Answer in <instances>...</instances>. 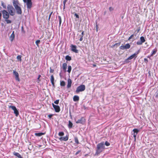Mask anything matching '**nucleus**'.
Returning a JSON list of instances; mask_svg holds the SVG:
<instances>
[{
  "label": "nucleus",
  "mask_w": 158,
  "mask_h": 158,
  "mask_svg": "<svg viewBox=\"0 0 158 158\" xmlns=\"http://www.w3.org/2000/svg\"><path fill=\"white\" fill-rule=\"evenodd\" d=\"M13 74L15 76V79L16 81H20V79L19 77V74L15 70H13Z\"/></svg>",
  "instance_id": "obj_9"
},
{
  "label": "nucleus",
  "mask_w": 158,
  "mask_h": 158,
  "mask_svg": "<svg viewBox=\"0 0 158 158\" xmlns=\"http://www.w3.org/2000/svg\"><path fill=\"white\" fill-rule=\"evenodd\" d=\"M65 59L67 60L70 61L71 60V58L70 56L67 55L65 56Z\"/></svg>",
  "instance_id": "obj_28"
},
{
  "label": "nucleus",
  "mask_w": 158,
  "mask_h": 158,
  "mask_svg": "<svg viewBox=\"0 0 158 158\" xmlns=\"http://www.w3.org/2000/svg\"><path fill=\"white\" fill-rule=\"evenodd\" d=\"M88 154H86V155H85V156H88Z\"/></svg>",
  "instance_id": "obj_56"
},
{
  "label": "nucleus",
  "mask_w": 158,
  "mask_h": 158,
  "mask_svg": "<svg viewBox=\"0 0 158 158\" xmlns=\"http://www.w3.org/2000/svg\"><path fill=\"white\" fill-rule=\"evenodd\" d=\"M74 141L75 142V143L77 144L79 143L77 137H74Z\"/></svg>",
  "instance_id": "obj_31"
},
{
  "label": "nucleus",
  "mask_w": 158,
  "mask_h": 158,
  "mask_svg": "<svg viewBox=\"0 0 158 158\" xmlns=\"http://www.w3.org/2000/svg\"><path fill=\"white\" fill-rule=\"evenodd\" d=\"M13 154H14V155L16 156L18 158H23L21 156V155L18 153L16 152H13Z\"/></svg>",
  "instance_id": "obj_22"
},
{
  "label": "nucleus",
  "mask_w": 158,
  "mask_h": 158,
  "mask_svg": "<svg viewBox=\"0 0 158 158\" xmlns=\"http://www.w3.org/2000/svg\"><path fill=\"white\" fill-rule=\"evenodd\" d=\"M15 37V35L14 34V31H13L10 37V39L11 42H12L14 39Z\"/></svg>",
  "instance_id": "obj_17"
},
{
  "label": "nucleus",
  "mask_w": 158,
  "mask_h": 158,
  "mask_svg": "<svg viewBox=\"0 0 158 158\" xmlns=\"http://www.w3.org/2000/svg\"><path fill=\"white\" fill-rule=\"evenodd\" d=\"M74 16H75L76 17L77 19H78L79 18V15L76 13H75L74 14Z\"/></svg>",
  "instance_id": "obj_44"
},
{
  "label": "nucleus",
  "mask_w": 158,
  "mask_h": 158,
  "mask_svg": "<svg viewBox=\"0 0 158 158\" xmlns=\"http://www.w3.org/2000/svg\"><path fill=\"white\" fill-rule=\"evenodd\" d=\"M114 10L113 8L111 7H110L109 8V10L110 11H112V10Z\"/></svg>",
  "instance_id": "obj_47"
},
{
  "label": "nucleus",
  "mask_w": 158,
  "mask_h": 158,
  "mask_svg": "<svg viewBox=\"0 0 158 158\" xmlns=\"http://www.w3.org/2000/svg\"><path fill=\"white\" fill-rule=\"evenodd\" d=\"M8 11L10 15H15L14 12V9L12 6H8Z\"/></svg>",
  "instance_id": "obj_2"
},
{
  "label": "nucleus",
  "mask_w": 158,
  "mask_h": 158,
  "mask_svg": "<svg viewBox=\"0 0 158 158\" xmlns=\"http://www.w3.org/2000/svg\"><path fill=\"white\" fill-rule=\"evenodd\" d=\"M144 60L145 61H147L148 62V60L147 58H144Z\"/></svg>",
  "instance_id": "obj_52"
},
{
  "label": "nucleus",
  "mask_w": 158,
  "mask_h": 158,
  "mask_svg": "<svg viewBox=\"0 0 158 158\" xmlns=\"http://www.w3.org/2000/svg\"><path fill=\"white\" fill-rule=\"evenodd\" d=\"M64 133L63 132H59L58 133V135L59 136H62L64 135Z\"/></svg>",
  "instance_id": "obj_34"
},
{
  "label": "nucleus",
  "mask_w": 158,
  "mask_h": 158,
  "mask_svg": "<svg viewBox=\"0 0 158 158\" xmlns=\"http://www.w3.org/2000/svg\"><path fill=\"white\" fill-rule=\"evenodd\" d=\"M72 126H73V123L70 121H69V124H68V127H69V128H71L72 127Z\"/></svg>",
  "instance_id": "obj_29"
},
{
  "label": "nucleus",
  "mask_w": 158,
  "mask_h": 158,
  "mask_svg": "<svg viewBox=\"0 0 158 158\" xmlns=\"http://www.w3.org/2000/svg\"><path fill=\"white\" fill-rule=\"evenodd\" d=\"M53 13V12L52 11L51 13L49 15V17H48V20L49 21L50 20V18H51V16L52 15V14Z\"/></svg>",
  "instance_id": "obj_42"
},
{
  "label": "nucleus",
  "mask_w": 158,
  "mask_h": 158,
  "mask_svg": "<svg viewBox=\"0 0 158 158\" xmlns=\"http://www.w3.org/2000/svg\"><path fill=\"white\" fill-rule=\"evenodd\" d=\"M139 53V50L136 52H135L134 54L130 56L125 61H126L127 60H131L134 57H135V58H136L137 57V55Z\"/></svg>",
  "instance_id": "obj_7"
},
{
  "label": "nucleus",
  "mask_w": 158,
  "mask_h": 158,
  "mask_svg": "<svg viewBox=\"0 0 158 158\" xmlns=\"http://www.w3.org/2000/svg\"><path fill=\"white\" fill-rule=\"evenodd\" d=\"M5 21L7 24L10 23H11V21L10 20L8 19H5Z\"/></svg>",
  "instance_id": "obj_35"
},
{
  "label": "nucleus",
  "mask_w": 158,
  "mask_h": 158,
  "mask_svg": "<svg viewBox=\"0 0 158 158\" xmlns=\"http://www.w3.org/2000/svg\"><path fill=\"white\" fill-rule=\"evenodd\" d=\"M157 51V49H154L153 50L152 53L151 55V56H153L154 55H155L156 52Z\"/></svg>",
  "instance_id": "obj_25"
},
{
  "label": "nucleus",
  "mask_w": 158,
  "mask_h": 158,
  "mask_svg": "<svg viewBox=\"0 0 158 158\" xmlns=\"http://www.w3.org/2000/svg\"><path fill=\"white\" fill-rule=\"evenodd\" d=\"M58 18L59 19V26H60L61 23V22H62V20H61V17L60 16H58Z\"/></svg>",
  "instance_id": "obj_32"
},
{
  "label": "nucleus",
  "mask_w": 158,
  "mask_h": 158,
  "mask_svg": "<svg viewBox=\"0 0 158 158\" xmlns=\"http://www.w3.org/2000/svg\"><path fill=\"white\" fill-rule=\"evenodd\" d=\"M68 138H69L68 136H66L65 137H60V140H63V141H67L68 139Z\"/></svg>",
  "instance_id": "obj_21"
},
{
  "label": "nucleus",
  "mask_w": 158,
  "mask_h": 158,
  "mask_svg": "<svg viewBox=\"0 0 158 158\" xmlns=\"http://www.w3.org/2000/svg\"><path fill=\"white\" fill-rule=\"evenodd\" d=\"M17 59L19 60L20 61H22L21 56L20 55H18L17 56Z\"/></svg>",
  "instance_id": "obj_33"
},
{
  "label": "nucleus",
  "mask_w": 158,
  "mask_h": 158,
  "mask_svg": "<svg viewBox=\"0 0 158 158\" xmlns=\"http://www.w3.org/2000/svg\"><path fill=\"white\" fill-rule=\"evenodd\" d=\"M41 77V75H39L38 77L37 78V81H38V82H39L40 81V78Z\"/></svg>",
  "instance_id": "obj_40"
},
{
  "label": "nucleus",
  "mask_w": 158,
  "mask_h": 158,
  "mask_svg": "<svg viewBox=\"0 0 158 158\" xmlns=\"http://www.w3.org/2000/svg\"><path fill=\"white\" fill-rule=\"evenodd\" d=\"M140 30V28L139 27L137 30V32H139Z\"/></svg>",
  "instance_id": "obj_51"
},
{
  "label": "nucleus",
  "mask_w": 158,
  "mask_h": 158,
  "mask_svg": "<svg viewBox=\"0 0 158 158\" xmlns=\"http://www.w3.org/2000/svg\"><path fill=\"white\" fill-rule=\"evenodd\" d=\"M54 72V69H52L51 68H50V72L51 73H53Z\"/></svg>",
  "instance_id": "obj_43"
},
{
  "label": "nucleus",
  "mask_w": 158,
  "mask_h": 158,
  "mask_svg": "<svg viewBox=\"0 0 158 158\" xmlns=\"http://www.w3.org/2000/svg\"><path fill=\"white\" fill-rule=\"evenodd\" d=\"M45 134L44 133L42 132H40V133H35V135L37 136H42V135H44Z\"/></svg>",
  "instance_id": "obj_24"
},
{
  "label": "nucleus",
  "mask_w": 158,
  "mask_h": 158,
  "mask_svg": "<svg viewBox=\"0 0 158 158\" xmlns=\"http://www.w3.org/2000/svg\"><path fill=\"white\" fill-rule=\"evenodd\" d=\"M133 131L134 132L133 134V136L134 137L135 140L137 135L139 132V130L137 129H133Z\"/></svg>",
  "instance_id": "obj_13"
},
{
  "label": "nucleus",
  "mask_w": 158,
  "mask_h": 158,
  "mask_svg": "<svg viewBox=\"0 0 158 158\" xmlns=\"http://www.w3.org/2000/svg\"><path fill=\"white\" fill-rule=\"evenodd\" d=\"M81 152V150H79L77 152H76V153H75V155H77L78 154H79L80 152Z\"/></svg>",
  "instance_id": "obj_48"
},
{
  "label": "nucleus",
  "mask_w": 158,
  "mask_h": 158,
  "mask_svg": "<svg viewBox=\"0 0 158 158\" xmlns=\"http://www.w3.org/2000/svg\"><path fill=\"white\" fill-rule=\"evenodd\" d=\"M67 67V64L66 63H63L62 65V69L63 71H64V72H66V69Z\"/></svg>",
  "instance_id": "obj_18"
},
{
  "label": "nucleus",
  "mask_w": 158,
  "mask_h": 158,
  "mask_svg": "<svg viewBox=\"0 0 158 158\" xmlns=\"http://www.w3.org/2000/svg\"><path fill=\"white\" fill-rule=\"evenodd\" d=\"M130 47H131L130 45L128 43V44H126L125 45L121 46L119 48L120 49H121V50H124L125 49H128L129 48H130Z\"/></svg>",
  "instance_id": "obj_6"
},
{
  "label": "nucleus",
  "mask_w": 158,
  "mask_h": 158,
  "mask_svg": "<svg viewBox=\"0 0 158 158\" xmlns=\"http://www.w3.org/2000/svg\"><path fill=\"white\" fill-rule=\"evenodd\" d=\"M23 32L24 33H25V31H24L23 30Z\"/></svg>",
  "instance_id": "obj_59"
},
{
  "label": "nucleus",
  "mask_w": 158,
  "mask_h": 158,
  "mask_svg": "<svg viewBox=\"0 0 158 158\" xmlns=\"http://www.w3.org/2000/svg\"><path fill=\"white\" fill-rule=\"evenodd\" d=\"M59 100H57L54 101V103L56 104H58L59 103Z\"/></svg>",
  "instance_id": "obj_38"
},
{
  "label": "nucleus",
  "mask_w": 158,
  "mask_h": 158,
  "mask_svg": "<svg viewBox=\"0 0 158 158\" xmlns=\"http://www.w3.org/2000/svg\"><path fill=\"white\" fill-rule=\"evenodd\" d=\"M9 108H11L14 111V113L15 114L16 116H17L19 114V112L15 106H9Z\"/></svg>",
  "instance_id": "obj_4"
},
{
  "label": "nucleus",
  "mask_w": 158,
  "mask_h": 158,
  "mask_svg": "<svg viewBox=\"0 0 158 158\" xmlns=\"http://www.w3.org/2000/svg\"><path fill=\"white\" fill-rule=\"evenodd\" d=\"M72 81L71 80L70 78L68 79V84L67 85V88H69L71 86Z\"/></svg>",
  "instance_id": "obj_14"
},
{
  "label": "nucleus",
  "mask_w": 158,
  "mask_h": 158,
  "mask_svg": "<svg viewBox=\"0 0 158 158\" xmlns=\"http://www.w3.org/2000/svg\"><path fill=\"white\" fill-rule=\"evenodd\" d=\"M24 2H26V5H27V8L30 9L32 6V2L31 0H23Z\"/></svg>",
  "instance_id": "obj_5"
},
{
  "label": "nucleus",
  "mask_w": 158,
  "mask_h": 158,
  "mask_svg": "<svg viewBox=\"0 0 158 158\" xmlns=\"http://www.w3.org/2000/svg\"><path fill=\"white\" fill-rule=\"evenodd\" d=\"M40 42V40H37L35 41V44L36 45L38 46H39V44Z\"/></svg>",
  "instance_id": "obj_36"
},
{
  "label": "nucleus",
  "mask_w": 158,
  "mask_h": 158,
  "mask_svg": "<svg viewBox=\"0 0 158 158\" xmlns=\"http://www.w3.org/2000/svg\"><path fill=\"white\" fill-rule=\"evenodd\" d=\"M102 151V149H97L96 150V152L94 156H97L100 154V153Z\"/></svg>",
  "instance_id": "obj_19"
},
{
  "label": "nucleus",
  "mask_w": 158,
  "mask_h": 158,
  "mask_svg": "<svg viewBox=\"0 0 158 158\" xmlns=\"http://www.w3.org/2000/svg\"><path fill=\"white\" fill-rule=\"evenodd\" d=\"M134 36V35L133 34V35H131L129 38L128 39V40H130Z\"/></svg>",
  "instance_id": "obj_45"
},
{
  "label": "nucleus",
  "mask_w": 158,
  "mask_h": 158,
  "mask_svg": "<svg viewBox=\"0 0 158 158\" xmlns=\"http://www.w3.org/2000/svg\"><path fill=\"white\" fill-rule=\"evenodd\" d=\"M85 122V119L84 117H81L80 119H78L76 122L77 123L84 124Z\"/></svg>",
  "instance_id": "obj_8"
},
{
  "label": "nucleus",
  "mask_w": 158,
  "mask_h": 158,
  "mask_svg": "<svg viewBox=\"0 0 158 158\" xmlns=\"http://www.w3.org/2000/svg\"><path fill=\"white\" fill-rule=\"evenodd\" d=\"M70 47L71 48V50L76 53H77L78 52V50L77 49V46L76 45H73V44H72L70 46Z\"/></svg>",
  "instance_id": "obj_10"
},
{
  "label": "nucleus",
  "mask_w": 158,
  "mask_h": 158,
  "mask_svg": "<svg viewBox=\"0 0 158 158\" xmlns=\"http://www.w3.org/2000/svg\"><path fill=\"white\" fill-rule=\"evenodd\" d=\"M53 115L52 114H49L48 115V117L49 118H51L52 116Z\"/></svg>",
  "instance_id": "obj_46"
},
{
  "label": "nucleus",
  "mask_w": 158,
  "mask_h": 158,
  "mask_svg": "<svg viewBox=\"0 0 158 158\" xmlns=\"http://www.w3.org/2000/svg\"><path fill=\"white\" fill-rule=\"evenodd\" d=\"M120 44L121 43L120 42L118 43H116L114 45V46H116V45L119 46Z\"/></svg>",
  "instance_id": "obj_41"
},
{
  "label": "nucleus",
  "mask_w": 158,
  "mask_h": 158,
  "mask_svg": "<svg viewBox=\"0 0 158 158\" xmlns=\"http://www.w3.org/2000/svg\"><path fill=\"white\" fill-rule=\"evenodd\" d=\"M17 11V13L18 14H21L22 13V10L21 8L19 6H17V7L15 8Z\"/></svg>",
  "instance_id": "obj_15"
},
{
  "label": "nucleus",
  "mask_w": 158,
  "mask_h": 158,
  "mask_svg": "<svg viewBox=\"0 0 158 158\" xmlns=\"http://www.w3.org/2000/svg\"><path fill=\"white\" fill-rule=\"evenodd\" d=\"M114 46H114V45H113V46H111V47H112V48H113V47H114Z\"/></svg>",
  "instance_id": "obj_58"
},
{
  "label": "nucleus",
  "mask_w": 158,
  "mask_h": 158,
  "mask_svg": "<svg viewBox=\"0 0 158 158\" xmlns=\"http://www.w3.org/2000/svg\"><path fill=\"white\" fill-rule=\"evenodd\" d=\"M140 41H138L137 42L136 44L137 45H142V44L145 41V40L143 36H141L140 37Z\"/></svg>",
  "instance_id": "obj_11"
},
{
  "label": "nucleus",
  "mask_w": 158,
  "mask_h": 158,
  "mask_svg": "<svg viewBox=\"0 0 158 158\" xmlns=\"http://www.w3.org/2000/svg\"><path fill=\"white\" fill-rule=\"evenodd\" d=\"M85 85H81L78 86L77 88L76 92L77 94L78 93L80 92H82L85 90Z\"/></svg>",
  "instance_id": "obj_1"
},
{
  "label": "nucleus",
  "mask_w": 158,
  "mask_h": 158,
  "mask_svg": "<svg viewBox=\"0 0 158 158\" xmlns=\"http://www.w3.org/2000/svg\"><path fill=\"white\" fill-rule=\"evenodd\" d=\"M52 105L55 109V111L56 112H59L60 111V107L58 105H54L53 103L52 104Z\"/></svg>",
  "instance_id": "obj_12"
},
{
  "label": "nucleus",
  "mask_w": 158,
  "mask_h": 158,
  "mask_svg": "<svg viewBox=\"0 0 158 158\" xmlns=\"http://www.w3.org/2000/svg\"><path fill=\"white\" fill-rule=\"evenodd\" d=\"M93 67H95L96 66V65L95 64H93Z\"/></svg>",
  "instance_id": "obj_55"
},
{
  "label": "nucleus",
  "mask_w": 158,
  "mask_h": 158,
  "mask_svg": "<svg viewBox=\"0 0 158 158\" xmlns=\"http://www.w3.org/2000/svg\"><path fill=\"white\" fill-rule=\"evenodd\" d=\"M105 144L106 146H109L110 145V143L109 142H108L107 141H106L105 143Z\"/></svg>",
  "instance_id": "obj_39"
},
{
  "label": "nucleus",
  "mask_w": 158,
  "mask_h": 158,
  "mask_svg": "<svg viewBox=\"0 0 158 158\" xmlns=\"http://www.w3.org/2000/svg\"><path fill=\"white\" fill-rule=\"evenodd\" d=\"M104 143L103 142L98 143L97 145V148H102L104 145Z\"/></svg>",
  "instance_id": "obj_16"
},
{
  "label": "nucleus",
  "mask_w": 158,
  "mask_h": 158,
  "mask_svg": "<svg viewBox=\"0 0 158 158\" xmlns=\"http://www.w3.org/2000/svg\"><path fill=\"white\" fill-rule=\"evenodd\" d=\"M22 31H23V27H22Z\"/></svg>",
  "instance_id": "obj_57"
},
{
  "label": "nucleus",
  "mask_w": 158,
  "mask_h": 158,
  "mask_svg": "<svg viewBox=\"0 0 158 158\" xmlns=\"http://www.w3.org/2000/svg\"><path fill=\"white\" fill-rule=\"evenodd\" d=\"M156 98L158 97V92L156 94Z\"/></svg>",
  "instance_id": "obj_54"
},
{
  "label": "nucleus",
  "mask_w": 158,
  "mask_h": 158,
  "mask_svg": "<svg viewBox=\"0 0 158 158\" xmlns=\"http://www.w3.org/2000/svg\"><path fill=\"white\" fill-rule=\"evenodd\" d=\"M3 18L5 19H8L9 17V13L5 10H3L2 11Z\"/></svg>",
  "instance_id": "obj_3"
},
{
  "label": "nucleus",
  "mask_w": 158,
  "mask_h": 158,
  "mask_svg": "<svg viewBox=\"0 0 158 158\" xmlns=\"http://www.w3.org/2000/svg\"><path fill=\"white\" fill-rule=\"evenodd\" d=\"M50 81L52 86H54L55 84L54 82V77L53 75H52L51 76Z\"/></svg>",
  "instance_id": "obj_20"
},
{
  "label": "nucleus",
  "mask_w": 158,
  "mask_h": 158,
  "mask_svg": "<svg viewBox=\"0 0 158 158\" xmlns=\"http://www.w3.org/2000/svg\"><path fill=\"white\" fill-rule=\"evenodd\" d=\"M79 98L77 95H75L73 97V100L74 102L77 101L79 100Z\"/></svg>",
  "instance_id": "obj_23"
},
{
  "label": "nucleus",
  "mask_w": 158,
  "mask_h": 158,
  "mask_svg": "<svg viewBox=\"0 0 158 158\" xmlns=\"http://www.w3.org/2000/svg\"><path fill=\"white\" fill-rule=\"evenodd\" d=\"M72 70V67L70 65H69L68 66V70L67 72L69 73L71 72Z\"/></svg>",
  "instance_id": "obj_30"
},
{
  "label": "nucleus",
  "mask_w": 158,
  "mask_h": 158,
  "mask_svg": "<svg viewBox=\"0 0 158 158\" xmlns=\"http://www.w3.org/2000/svg\"><path fill=\"white\" fill-rule=\"evenodd\" d=\"M18 4V2H17L15 1H13V5L15 8V7H17V6H19Z\"/></svg>",
  "instance_id": "obj_27"
},
{
  "label": "nucleus",
  "mask_w": 158,
  "mask_h": 158,
  "mask_svg": "<svg viewBox=\"0 0 158 158\" xmlns=\"http://www.w3.org/2000/svg\"><path fill=\"white\" fill-rule=\"evenodd\" d=\"M65 85V82L63 81H60V85L61 86H64Z\"/></svg>",
  "instance_id": "obj_26"
},
{
  "label": "nucleus",
  "mask_w": 158,
  "mask_h": 158,
  "mask_svg": "<svg viewBox=\"0 0 158 158\" xmlns=\"http://www.w3.org/2000/svg\"><path fill=\"white\" fill-rule=\"evenodd\" d=\"M84 31H82V32L81 33V34H82L81 36H82L83 37L84 35Z\"/></svg>",
  "instance_id": "obj_53"
},
{
  "label": "nucleus",
  "mask_w": 158,
  "mask_h": 158,
  "mask_svg": "<svg viewBox=\"0 0 158 158\" xmlns=\"http://www.w3.org/2000/svg\"><path fill=\"white\" fill-rule=\"evenodd\" d=\"M83 40V36H81V37L80 38V41H82Z\"/></svg>",
  "instance_id": "obj_49"
},
{
  "label": "nucleus",
  "mask_w": 158,
  "mask_h": 158,
  "mask_svg": "<svg viewBox=\"0 0 158 158\" xmlns=\"http://www.w3.org/2000/svg\"><path fill=\"white\" fill-rule=\"evenodd\" d=\"M68 0H64V1H63V3H64V5L65 4V3H66V2Z\"/></svg>",
  "instance_id": "obj_50"
},
{
  "label": "nucleus",
  "mask_w": 158,
  "mask_h": 158,
  "mask_svg": "<svg viewBox=\"0 0 158 158\" xmlns=\"http://www.w3.org/2000/svg\"><path fill=\"white\" fill-rule=\"evenodd\" d=\"M96 31L97 32L98 31V24L97 22H96Z\"/></svg>",
  "instance_id": "obj_37"
}]
</instances>
